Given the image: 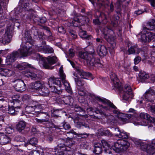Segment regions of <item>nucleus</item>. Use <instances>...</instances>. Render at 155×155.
Masks as SVG:
<instances>
[{
	"mask_svg": "<svg viewBox=\"0 0 155 155\" xmlns=\"http://www.w3.org/2000/svg\"><path fill=\"white\" fill-rule=\"evenodd\" d=\"M62 125L56 126L55 125L54 127L57 129H62L63 128L65 130H68L70 129L71 127L70 124L68 122H66L65 120L62 123Z\"/></svg>",
	"mask_w": 155,
	"mask_h": 155,
	"instance_id": "nucleus-34",
	"label": "nucleus"
},
{
	"mask_svg": "<svg viewBox=\"0 0 155 155\" xmlns=\"http://www.w3.org/2000/svg\"><path fill=\"white\" fill-rule=\"evenodd\" d=\"M14 140L17 142H21L23 143V144H24L25 147H26L27 146V144H26L25 141V138L23 137L20 136H16L15 137Z\"/></svg>",
	"mask_w": 155,
	"mask_h": 155,
	"instance_id": "nucleus-43",
	"label": "nucleus"
},
{
	"mask_svg": "<svg viewBox=\"0 0 155 155\" xmlns=\"http://www.w3.org/2000/svg\"><path fill=\"white\" fill-rule=\"evenodd\" d=\"M142 150L146 151L147 153L153 154L155 153V147L151 145H147L145 143L144 147H142Z\"/></svg>",
	"mask_w": 155,
	"mask_h": 155,
	"instance_id": "nucleus-27",
	"label": "nucleus"
},
{
	"mask_svg": "<svg viewBox=\"0 0 155 155\" xmlns=\"http://www.w3.org/2000/svg\"><path fill=\"white\" fill-rule=\"evenodd\" d=\"M134 143L137 145V147H139L142 150V147H144L145 143L142 142L140 140L137 139H134L133 140Z\"/></svg>",
	"mask_w": 155,
	"mask_h": 155,
	"instance_id": "nucleus-39",
	"label": "nucleus"
},
{
	"mask_svg": "<svg viewBox=\"0 0 155 155\" xmlns=\"http://www.w3.org/2000/svg\"><path fill=\"white\" fill-rule=\"evenodd\" d=\"M93 5L95 6L96 3L97 8L100 11H104L107 12L108 16L111 12L114 10V5L112 3L110 5L109 0H89Z\"/></svg>",
	"mask_w": 155,
	"mask_h": 155,
	"instance_id": "nucleus-4",
	"label": "nucleus"
},
{
	"mask_svg": "<svg viewBox=\"0 0 155 155\" xmlns=\"http://www.w3.org/2000/svg\"><path fill=\"white\" fill-rule=\"evenodd\" d=\"M31 66L30 64L26 63H23L18 65V68L19 70H24L27 69V70L24 71V73L25 76L28 78H30L31 79L34 80H38L40 78L36 74L32 71L31 68Z\"/></svg>",
	"mask_w": 155,
	"mask_h": 155,
	"instance_id": "nucleus-6",
	"label": "nucleus"
},
{
	"mask_svg": "<svg viewBox=\"0 0 155 155\" xmlns=\"http://www.w3.org/2000/svg\"><path fill=\"white\" fill-rule=\"evenodd\" d=\"M62 83L63 85L65 87L66 90L69 93L72 94L73 93L70 84L68 81H67L65 79L66 77H61Z\"/></svg>",
	"mask_w": 155,
	"mask_h": 155,
	"instance_id": "nucleus-30",
	"label": "nucleus"
},
{
	"mask_svg": "<svg viewBox=\"0 0 155 155\" xmlns=\"http://www.w3.org/2000/svg\"><path fill=\"white\" fill-rule=\"evenodd\" d=\"M36 116L38 117L35 118V120L38 123H43L44 122H49V120L50 116L48 113L47 112H40L36 114Z\"/></svg>",
	"mask_w": 155,
	"mask_h": 155,
	"instance_id": "nucleus-12",
	"label": "nucleus"
},
{
	"mask_svg": "<svg viewBox=\"0 0 155 155\" xmlns=\"http://www.w3.org/2000/svg\"><path fill=\"white\" fill-rule=\"evenodd\" d=\"M76 71L81 76V78H79L75 72L73 73V75L75 77L74 78L76 84L78 86L77 89L78 94L80 95L83 96L86 94V91L83 87L85 83L84 79H87V77H90L92 75L91 73L84 71L82 69L79 67L76 68Z\"/></svg>",
	"mask_w": 155,
	"mask_h": 155,
	"instance_id": "nucleus-2",
	"label": "nucleus"
},
{
	"mask_svg": "<svg viewBox=\"0 0 155 155\" xmlns=\"http://www.w3.org/2000/svg\"><path fill=\"white\" fill-rule=\"evenodd\" d=\"M29 143L30 144L35 146L37 145L38 143V140L37 138L35 137H32L31 138L29 141Z\"/></svg>",
	"mask_w": 155,
	"mask_h": 155,
	"instance_id": "nucleus-53",
	"label": "nucleus"
},
{
	"mask_svg": "<svg viewBox=\"0 0 155 155\" xmlns=\"http://www.w3.org/2000/svg\"><path fill=\"white\" fill-rule=\"evenodd\" d=\"M28 155H44V152L41 149L36 150H32L29 153Z\"/></svg>",
	"mask_w": 155,
	"mask_h": 155,
	"instance_id": "nucleus-42",
	"label": "nucleus"
},
{
	"mask_svg": "<svg viewBox=\"0 0 155 155\" xmlns=\"http://www.w3.org/2000/svg\"><path fill=\"white\" fill-rule=\"evenodd\" d=\"M26 122L24 121H21L17 124L16 126V130L19 132H21L24 130L26 127Z\"/></svg>",
	"mask_w": 155,
	"mask_h": 155,
	"instance_id": "nucleus-31",
	"label": "nucleus"
},
{
	"mask_svg": "<svg viewBox=\"0 0 155 155\" xmlns=\"http://www.w3.org/2000/svg\"><path fill=\"white\" fill-rule=\"evenodd\" d=\"M140 116L141 118L144 119L148 124H150V125L151 126H153V124L155 125V118L151 117L147 113H141Z\"/></svg>",
	"mask_w": 155,
	"mask_h": 155,
	"instance_id": "nucleus-18",
	"label": "nucleus"
},
{
	"mask_svg": "<svg viewBox=\"0 0 155 155\" xmlns=\"http://www.w3.org/2000/svg\"><path fill=\"white\" fill-rule=\"evenodd\" d=\"M76 126L78 128H80L81 127H82V128H84V127L89 128V126L87 124H86L84 122L79 121H78L76 122Z\"/></svg>",
	"mask_w": 155,
	"mask_h": 155,
	"instance_id": "nucleus-48",
	"label": "nucleus"
},
{
	"mask_svg": "<svg viewBox=\"0 0 155 155\" xmlns=\"http://www.w3.org/2000/svg\"><path fill=\"white\" fill-rule=\"evenodd\" d=\"M69 34L73 38H76L77 37V35L76 32L73 30L70 29L69 31Z\"/></svg>",
	"mask_w": 155,
	"mask_h": 155,
	"instance_id": "nucleus-61",
	"label": "nucleus"
},
{
	"mask_svg": "<svg viewBox=\"0 0 155 155\" xmlns=\"http://www.w3.org/2000/svg\"><path fill=\"white\" fill-rule=\"evenodd\" d=\"M19 56L18 52L17 51H13L11 54L8 55L6 58V61L8 62V64H10L16 60Z\"/></svg>",
	"mask_w": 155,
	"mask_h": 155,
	"instance_id": "nucleus-20",
	"label": "nucleus"
},
{
	"mask_svg": "<svg viewBox=\"0 0 155 155\" xmlns=\"http://www.w3.org/2000/svg\"><path fill=\"white\" fill-rule=\"evenodd\" d=\"M73 144V142L70 140H67L64 143H58L56 147V150L57 153H56L57 155L58 154H62L65 150H67L68 148L71 149V146Z\"/></svg>",
	"mask_w": 155,
	"mask_h": 155,
	"instance_id": "nucleus-9",
	"label": "nucleus"
},
{
	"mask_svg": "<svg viewBox=\"0 0 155 155\" xmlns=\"http://www.w3.org/2000/svg\"><path fill=\"white\" fill-rule=\"evenodd\" d=\"M61 111L59 110H54L53 111L52 114V116L55 118H57L60 117V115L61 114Z\"/></svg>",
	"mask_w": 155,
	"mask_h": 155,
	"instance_id": "nucleus-49",
	"label": "nucleus"
},
{
	"mask_svg": "<svg viewBox=\"0 0 155 155\" xmlns=\"http://www.w3.org/2000/svg\"><path fill=\"white\" fill-rule=\"evenodd\" d=\"M12 71L10 70L0 68V74L3 76L10 77L12 75Z\"/></svg>",
	"mask_w": 155,
	"mask_h": 155,
	"instance_id": "nucleus-32",
	"label": "nucleus"
},
{
	"mask_svg": "<svg viewBox=\"0 0 155 155\" xmlns=\"http://www.w3.org/2000/svg\"><path fill=\"white\" fill-rule=\"evenodd\" d=\"M80 20L78 17H74L72 21V24L74 26L77 27L80 25Z\"/></svg>",
	"mask_w": 155,
	"mask_h": 155,
	"instance_id": "nucleus-45",
	"label": "nucleus"
},
{
	"mask_svg": "<svg viewBox=\"0 0 155 155\" xmlns=\"http://www.w3.org/2000/svg\"><path fill=\"white\" fill-rule=\"evenodd\" d=\"M122 4L118 1L115 4V11L117 13H119L121 10V5Z\"/></svg>",
	"mask_w": 155,
	"mask_h": 155,
	"instance_id": "nucleus-47",
	"label": "nucleus"
},
{
	"mask_svg": "<svg viewBox=\"0 0 155 155\" xmlns=\"http://www.w3.org/2000/svg\"><path fill=\"white\" fill-rule=\"evenodd\" d=\"M12 100L10 101L11 103H13L15 101H18V100H19V99L20 98V97L19 95L16 94L12 96Z\"/></svg>",
	"mask_w": 155,
	"mask_h": 155,
	"instance_id": "nucleus-59",
	"label": "nucleus"
},
{
	"mask_svg": "<svg viewBox=\"0 0 155 155\" xmlns=\"http://www.w3.org/2000/svg\"><path fill=\"white\" fill-rule=\"evenodd\" d=\"M23 8L25 11H33V10L29 6V3L25 2Z\"/></svg>",
	"mask_w": 155,
	"mask_h": 155,
	"instance_id": "nucleus-56",
	"label": "nucleus"
},
{
	"mask_svg": "<svg viewBox=\"0 0 155 155\" xmlns=\"http://www.w3.org/2000/svg\"><path fill=\"white\" fill-rule=\"evenodd\" d=\"M94 97L93 99L95 98L96 100L101 102L104 104H107V106L99 104V107H90L87 109L88 111L94 112L97 114H100L105 116L106 114L104 112L108 110H110L114 114H117L119 119L122 122L125 123L128 122L129 119L131 116L130 114L120 113L119 110L113 104L105 98H101L100 97H96L95 96H94Z\"/></svg>",
	"mask_w": 155,
	"mask_h": 155,
	"instance_id": "nucleus-1",
	"label": "nucleus"
},
{
	"mask_svg": "<svg viewBox=\"0 0 155 155\" xmlns=\"http://www.w3.org/2000/svg\"><path fill=\"white\" fill-rule=\"evenodd\" d=\"M97 51L98 54L101 57L106 55L107 53V49L104 45H99L97 48Z\"/></svg>",
	"mask_w": 155,
	"mask_h": 155,
	"instance_id": "nucleus-25",
	"label": "nucleus"
},
{
	"mask_svg": "<svg viewBox=\"0 0 155 155\" xmlns=\"http://www.w3.org/2000/svg\"><path fill=\"white\" fill-rule=\"evenodd\" d=\"M107 21L106 15L104 13H100V16L98 18L93 20V23L96 25H99L101 23L106 24Z\"/></svg>",
	"mask_w": 155,
	"mask_h": 155,
	"instance_id": "nucleus-19",
	"label": "nucleus"
},
{
	"mask_svg": "<svg viewBox=\"0 0 155 155\" xmlns=\"http://www.w3.org/2000/svg\"><path fill=\"white\" fill-rule=\"evenodd\" d=\"M34 108L32 106H27L25 108V111L27 113H31L34 111Z\"/></svg>",
	"mask_w": 155,
	"mask_h": 155,
	"instance_id": "nucleus-55",
	"label": "nucleus"
},
{
	"mask_svg": "<svg viewBox=\"0 0 155 155\" xmlns=\"http://www.w3.org/2000/svg\"><path fill=\"white\" fill-rule=\"evenodd\" d=\"M8 2L9 0H0V17L2 16V14L3 13V10L2 7H3L4 8H6Z\"/></svg>",
	"mask_w": 155,
	"mask_h": 155,
	"instance_id": "nucleus-36",
	"label": "nucleus"
},
{
	"mask_svg": "<svg viewBox=\"0 0 155 155\" xmlns=\"http://www.w3.org/2000/svg\"><path fill=\"white\" fill-rule=\"evenodd\" d=\"M48 85L51 88L52 91L58 94H60L62 92V90L58 89L55 85L60 87L61 86V79L59 78L51 77L48 80Z\"/></svg>",
	"mask_w": 155,
	"mask_h": 155,
	"instance_id": "nucleus-8",
	"label": "nucleus"
},
{
	"mask_svg": "<svg viewBox=\"0 0 155 155\" xmlns=\"http://www.w3.org/2000/svg\"><path fill=\"white\" fill-rule=\"evenodd\" d=\"M143 97L146 101L152 102L155 99V91L152 89H150L145 92Z\"/></svg>",
	"mask_w": 155,
	"mask_h": 155,
	"instance_id": "nucleus-16",
	"label": "nucleus"
},
{
	"mask_svg": "<svg viewBox=\"0 0 155 155\" xmlns=\"http://www.w3.org/2000/svg\"><path fill=\"white\" fill-rule=\"evenodd\" d=\"M150 76L148 73L143 71H140L138 74V79L141 82H147Z\"/></svg>",
	"mask_w": 155,
	"mask_h": 155,
	"instance_id": "nucleus-24",
	"label": "nucleus"
},
{
	"mask_svg": "<svg viewBox=\"0 0 155 155\" xmlns=\"http://www.w3.org/2000/svg\"><path fill=\"white\" fill-rule=\"evenodd\" d=\"M144 28L149 30H155V20L152 19L148 22Z\"/></svg>",
	"mask_w": 155,
	"mask_h": 155,
	"instance_id": "nucleus-33",
	"label": "nucleus"
},
{
	"mask_svg": "<svg viewBox=\"0 0 155 155\" xmlns=\"http://www.w3.org/2000/svg\"><path fill=\"white\" fill-rule=\"evenodd\" d=\"M130 143L124 140H117L114 143L112 148L116 152L120 153L126 151L130 146Z\"/></svg>",
	"mask_w": 155,
	"mask_h": 155,
	"instance_id": "nucleus-7",
	"label": "nucleus"
},
{
	"mask_svg": "<svg viewBox=\"0 0 155 155\" xmlns=\"http://www.w3.org/2000/svg\"><path fill=\"white\" fill-rule=\"evenodd\" d=\"M102 145V147L104 149V151L105 153L109 154L111 153V152L109 149L110 146L107 141L104 140H102L101 143Z\"/></svg>",
	"mask_w": 155,
	"mask_h": 155,
	"instance_id": "nucleus-28",
	"label": "nucleus"
},
{
	"mask_svg": "<svg viewBox=\"0 0 155 155\" xmlns=\"http://www.w3.org/2000/svg\"><path fill=\"white\" fill-rule=\"evenodd\" d=\"M78 55L80 58L86 61L88 66L89 65H93L92 62L94 61V58L92 55L88 54L87 52L82 51L79 52Z\"/></svg>",
	"mask_w": 155,
	"mask_h": 155,
	"instance_id": "nucleus-10",
	"label": "nucleus"
},
{
	"mask_svg": "<svg viewBox=\"0 0 155 155\" xmlns=\"http://www.w3.org/2000/svg\"><path fill=\"white\" fill-rule=\"evenodd\" d=\"M28 45H25L21 49L18 50V54H20L21 57H25L30 55L31 54L32 50L31 49V45L27 46Z\"/></svg>",
	"mask_w": 155,
	"mask_h": 155,
	"instance_id": "nucleus-15",
	"label": "nucleus"
},
{
	"mask_svg": "<svg viewBox=\"0 0 155 155\" xmlns=\"http://www.w3.org/2000/svg\"><path fill=\"white\" fill-rule=\"evenodd\" d=\"M155 38V33L151 32H147L141 36L142 41L144 42H149Z\"/></svg>",
	"mask_w": 155,
	"mask_h": 155,
	"instance_id": "nucleus-17",
	"label": "nucleus"
},
{
	"mask_svg": "<svg viewBox=\"0 0 155 155\" xmlns=\"http://www.w3.org/2000/svg\"><path fill=\"white\" fill-rule=\"evenodd\" d=\"M32 88L38 91L42 87L41 83L39 81H35V82L32 83Z\"/></svg>",
	"mask_w": 155,
	"mask_h": 155,
	"instance_id": "nucleus-44",
	"label": "nucleus"
},
{
	"mask_svg": "<svg viewBox=\"0 0 155 155\" xmlns=\"http://www.w3.org/2000/svg\"><path fill=\"white\" fill-rule=\"evenodd\" d=\"M31 31L33 35L35 36H37L39 34V32L38 30L34 26L32 27Z\"/></svg>",
	"mask_w": 155,
	"mask_h": 155,
	"instance_id": "nucleus-60",
	"label": "nucleus"
},
{
	"mask_svg": "<svg viewBox=\"0 0 155 155\" xmlns=\"http://www.w3.org/2000/svg\"><path fill=\"white\" fill-rule=\"evenodd\" d=\"M43 105L40 104H37L35 105L34 107V111L35 113V114L36 115L38 113H39L40 112H41V109L44 108L42 106Z\"/></svg>",
	"mask_w": 155,
	"mask_h": 155,
	"instance_id": "nucleus-41",
	"label": "nucleus"
},
{
	"mask_svg": "<svg viewBox=\"0 0 155 155\" xmlns=\"http://www.w3.org/2000/svg\"><path fill=\"white\" fill-rule=\"evenodd\" d=\"M23 40L25 41V45H28L29 43L31 45L33 43L32 37L28 30H25L23 35Z\"/></svg>",
	"mask_w": 155,
	"mask_h": 155,
	"instance_id": "nucleus-23",
	"label": "nucleus"
},
{
	"mask_svg": "<svg viewBox=\"0 0 155 155\" xmlns=\"http://www.w3.org/2000/svg\"><path fill=\"white\" fill-rule=\"evenodd\" d=\"M128 49L127 51L129 54H138L141 51V49L138 48L137 45H131L130 47V45L128 44Z\"/></svg>",
	"mask_w": 155,
	"mask_h": 155,
	"instance_id": "nucleus-21",
	"label": "nucleus"
},
{
	"mask_svg": "<svg viewBox=\"0 0 155 155\" xmlns=\"http://www.w3.org/2000/svg\"><path fill=\"white\" fill-rule=\"evenodd\" d=\"M59 75L60 77H66V75L63 72V67L61 66L59 69Z\"/></svg>",
	"mask_w": 155,
	"mask_h": 155,
	"instance_id": "nucleus-64",
	"label": "nucleus"
},
{
	"mask_svg": "<svg viewBox=\"0 0 155 155\" xmlns=\"http://www.w3.org/2000/svg\"><path fill=\"white\" fill-rule=\"evenodd\" d=\"M36 49L38 51L43 52L45 53H51L53 52L54 50L51 47L48 46H38Z\"/></svg>",
	"mask_w": 155,
	"mask_h": 155,
	"instance_id": "nucleus-22",
	"label": "nucleus"
},
{
	"mask_svg": "<svg viewBox=\"0 0 155 155\" xmlns=\"http://www.w3.org/2000/svg\"><path fill=\"white\" fill-rule=\"evenodd\" d=\"M74 110L76 112H81L83 114H84L85 112V110L83 108L81 107L80 106L77 104L75 105Z\"/></svg>",
	"mask_w": 155,
	"mask_h": 155,
	"instance_id": "nucleus-46",
	"label": "nucleus"
},
{
	"mask_svg": "<svg viewBox=\"0 0 155 155\" xmlns=\"http://www.w3.org/2000/svg\"><path fill=\"white\" fill-rule=\"evenodd\" d=\"M129 136V133L123 131L121 132L118 137L122 139H126L128 138Z\"/></svg>",
	"mask_w": 155,
	"mask_h": 155,
	"instance_id": "nucleus-50",
	"label": "nucleus"
},
{
	"mask_svg": "<svg viewBox=\"0 0 155 155\" xmlns=\"http://www.w3.org/2000/svg\"><path fill=\"white\" fill-rule=\"evenodd\" d=\"M42 28L44 30L46 31L49 36H51L52 34L49 28L46 26H43Z\"/></svg>",
	"mask_w": 155,
	"mask_h": 155,
	"instance_id": "nucleus-62",
	"label": "nucleus"
},
{
	"mask_svg": "<svg viewBox=\"0 0 155 155\" xmlns=\"http://www.w3.org/2000/svg\"><path fill=\"white\" fill-rule=\"evenodd\" d=\"M111 22L114 25H116L118 21L119 20V17L118 16H115L112 18H110Z\"/></svg>",
	"mask_w": 155,
	"mask_h": 155,
	"instance_id": "nucleus-54",
	"label": "nucleus"
},
{
	"mask_svg": "<svg viewBox=\"0 0 155 155\" xmlns=\"http://www.w3.org/2000/svg\"><path fill=\"white\" fill-rule=\"evenodd\" d=\"M141 60V58L139 56H137L134 59V63L135 64H138Z\"/></svg>",
	"mask_w": 155,
	"mask_h": 155,
	"instance_id": "nucleus-63",
	"label": "nucleus"
},
{
	"mask_svg": "<svg viewBox=\"0 0 155 155\" xmlns=\"http://www.w3.org/2000/svg\"><path fill=\"white\" fill-rule=\"evenodd\" d=\"M12 82L15 83L14 87L16 91L21 92L23 91L26 90V85L22 80L18 79L13 81Z\"/></svg>",
	"mask_w": 155,
	"mask_h": 155,
	"instance_id": "nucleus-11",
	"label": "nucleus"
},
{
	"mask_svg": "<svg viewBox=\"0 0 155 155\" xmlns=\"http://www.w3.org/2000/svg\"><path fill=\"white\" fill-rule=\"evenodd\" d=\"M93 65H89L88 67L95 66L98 68H102L103 66V65L101 62L100 60L99 59H97L95 60L94 58V61L92 62Z\"/></svg>",
	"mask_w": 155,
	"mask_h": 155,
	"instance_id": "nucleus-37",
	"label": "nucleus"
},
{
	"mask_svg": "<svg viewBox=\"0 0 155 155\" xmlns=\"http://www.w3.org/2000/svg\"><path fill=\"white\" fill-rule=\"evenodd\" d=\"M110 78L112 82L114 84L115 87H117L121 93H123V99L126 101H129V99H132L133 97L132 90L130 87L129 84H126L124 88H123L119 83V80L115 74L111 72L110 74Z\"/></svg>",
	"mask_w": 155,
	"mask_h": 155,
	"instance_id": "nucleus-3",
	"label": "nucleus"
},
{
	"mask_svg": "<svg viewBox=\"0 0 155 155\" xmlns=\"http://www.w3.org/2000/svg\"><path fill=\"white\" fill-rule=\"evenodd\" d=\"M68 149L64 151L62 154H57V155H73L72 151Z\"/></svg>",
	"mask_w": 155,
	"mask_h": 155,
	"instance_id": "nucleus-57",
	"label": "nucleus"
},
{
	"mask_svg": "<svg viewBox=\"0 0 155 155\" xmlns=\"http://www.w3.org/2000/svg\"><path fill=\"white\" fill-rule=\"evenodd\" d=\"M121 132L120 129L118 127L115 128L114 129V134L116 137H119Z\"/></svg>",
	"mask_w": 155,
	"mask_h": 155,
	"instance_id": "nucleus-58",
	"label": "nucleus"
},
{
	"mask_svg": "<svg viewBox=\"0 0 155 155\" xmlns=\"http://www.w3.org/2000/svg\"><path fill=\"white\" fill-rule=\"evenodd\" d=\"M94 149L93 150V152L96 154H101L104 150L102 144L100 143H95L94 145Z\"/></svg>",
	"mask_w": 155,
	"mask_h": 155,
	"instance_id": "nucleus-29",
	"label": "nucleus"
},
{
	"mask_svg": "<svg viewBox=\"0 0 155 155\" xmlns=\"http://www.w3.org/2000/svg\"><path fill=\"white\" fill-rule=\"evenodd\" d=\"M103 34L105 39L110 44V48L113 49H114L116 45L114 36L109 34H105L104 32Z\"/></svg>",
	"mask_w": 155,
	"mask_h": 155,
	"instance_id": "nucleus-14",
	"label": "nucleus"
},
{
	"mask_svg": "<svg viewBox=\"0 0 155 155\" xmlns=\"http://www.w3.org/2000/svg\"><path fill=\"white\" fill-rule=\"evenodd\" d=\"M12 30L10 27L8 26L5 31V33L2 37V41L4 44L9 43L11 40L12 35Z\"/></svg>",
	"mask_w": 155,
	"mask_h": 155,
	"instance_id": "nucleus-13",
	"label": "nucleus"
},
{
	"mask_svg": "<svg viewBox=\"0 0 155 155\" xmlns=\"http://www.w3.org/2000/svg\"><path fill=\"white\" fill-rule=\"evenodd\" d=\"M57 29L59 33L64 34L66 33V29L63 26L61 25L58 26Z\"/></svg>",
	"mask_w": 155,
	"mask_h": 155,
	"instance_id": "nucleus-52",
	"label": "nucleus"
},
{
	"mask_svg": "<svg viewBox=\"0 0 155 155\" xmlns=\"http://www.w3.org/2000/svg\"><path fill=\"white\" fill-rule=\"evenodd\" d=\"M14 106L15 107L17 110L20 109L21 108L20 105L21 104V102L20 100H18V101H15L13 102Z\"/></svg>",
	"mask_w": 155,
	"mask_h": 155,
	"instance_id": "nucleus-51",
	"label": "nucleus"
},
{
	"mask_svg": "<svg viewBox=\"0 0 155 155\" xmlns=\"http://www.w3.org/2000/svg\"><path fill=\"white\" fill-rule=\"evenodd\" d=\"M40 61L42 64L43 67L46 69H52L53 67L51 66L56 63L58 60L56 57L48 56L46 58L43 57L40 54H38Z\"/></svg>",
	"mask_w": 155,
	"mask_h": 155,
	"instance_id": "nucleus-5",
	"label": "nucleus"
},
{
	"mask_svg": "<svg viewBox=\"0 0 155 155\" xmlns=\"http://www.w3.org/2000/svg\"><path fill=\"white\" fill-rule=\"evenodd\" d=\"M10 141L9 137L4 134L0 133V144L5 145L9 143Z\"/></svg>",
	"mask_w": 155,
	"mask_h": 155,
	"instance_id": "nucleus-26",
	"label": "nucleus"
},
{
	"mask_svg": "<svg viewBox=\"0 0 155 155\" xmlns=\"http://www.w3.org/2000/svg\"><path fill=\"white\" fill-rule=\"evenodd\" d=\"M38 92L41 95L47 96L49 95V91L48 88L42 86L41 88L38 91Z\"/></svg>",
	"mask_w": 155,
	"mask_h": 155,
	"instance_id": "nucleus-35",
	"label": "nucleus"
},
{
	"mask_svg": "<svg viewBox=\"0 0 155 155\" xmlns=\"http://www.w3.org/2000/svg\"><path fill=\"white\" fill-rule=\"evenodd\" d=\"M18 111V110H17L14 106H8V113L11 115H15L17 114V112Z\"/></svg>",
	"mask_w": 155,
	"mask_h": 155,
	"instance_id": "nucleus-38",
	"label": "nucleus"
},
{
	"mask_svg": "<svg viewBox=\"0 0 155 155\" xmlns=\"http://www.w3.org/2000/svg\"><path fill=\"white\" fill-rule=\"evenodd\" d=\"M63 101L64 103L66 105H71V104H72V101L73 99L70 96H64L63 97Z\"/></svg>",
	"mask_w": 155,
	"mask_h": 155,
	"instance_id": "nucleus-40",
	"label": "nucleus"
}]
</instances>
